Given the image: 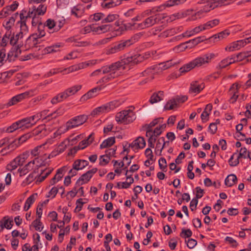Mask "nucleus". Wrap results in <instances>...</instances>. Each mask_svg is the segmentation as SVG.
<instances>
[{"instance_id":"f257e3e1","label":"nucleus","mask_w":251,"mask_h":251,"mask_svg":"<svg viewBox=\"0 0 251 251\" xmlns=\"http://www.w3.org/2000/svg\"><path fill=\"white\" fill-rule=\"evenodd\" d=\"M150 56V54L149 53H145L143 54L137 53L133 55H125L124 57L120 60V62L123 67L129 64L132 66L142 62Z\"/></svg>"},{"instance_id":"f03ea898","label":"nucleus","mask_w":251,"mask_h":251,"mask_svg":"<svg viewBox=\"0 0 251 251\" xmlns=\"http://www.w3.org/2000/svg\"><path fill=\"white\" fill-rule=\"evenodd\" d=\"M136 119L135 113L132 110H123L117 113L115 120L118 124H128Z\"/></svg>"},{"instance_id":"7ed1b4c3","label":"nucleus","mask_w":251,"mask_h":251,"mask_svg":"<svg viewBox=\"0 0 251 251\" xmlns=\"http://www.w3.org/2000/svg\"><path fill=\"white\" fill-rule=\"evenodd\" d=\"M35 90H30L24 93L18 94L11 98L8 102L4 104V106L8 108L10 106L15 105L25 99H28L34 95Z\"/></svg>"},{"instance_id":"20e7f679","label":"nucleus","mask_w":251,"mask_h":251,"mask_svg":"<svg viewBox=\"0 0 251 251\" xmlns=\"http://www.w3.org/2000/svg\"><path fill=\"white\" fill-rule=\"evenodd\" d=\"M130 40H121L115 43L113 47H111L106 50V54H112L118 53L131 45Z\"/></svg>"},{"instance_id":"39448f33","label":"nucleus","mask_w":251,"mask_h":251,"mask_svg":"<svg viewBox=\"0 0 251 251\" xmlns=\"http://www.w3.org/2000/svg\"><path fill=\"white\" fill-rule=\"evenodd\" d=\"M87 120V117L85 115H79L70 119L66 124V131L82 125Z\"/></svg>"},{"instance_id":"423d86ee","label":"nucleus","mask_w":251,"mask_h":251,"mask_svg":"<svg viewBox=\"0 0 251 251\" xmlns=\"http://www.w3.org/2000/svg\"><path fill=\"white\" fill-rule=\"evenodd\" d=\"M215 57L213 53H206L202 56H199L192 60L195 67H199L204 64L209 63L211 59Z\"/></svg>"},{"instance_id":"0eeeda50","label":"nucleus","mask_w":251,"mask_h":251,"mask_svg":"<svg viewBox=\"0 0 251 251\" xmlns=\"http://www.w3.org/2000/svg\"><path fill=\"white\" fill-rule=\"evenodd\" d=\"M177 62L173 61V60H168L165 62H162L159 63L158 65H155L151 67V68H148L144 72V75L146 74H148L150 73L151 74H154L155 72V70L157 68H160L161 70H165L172 66H174L176 64H177Z\"/></svg>"},{"instance_id":"6e6552de","label":"nucleus","mask_w":251,"mask_h":251,"mask_svg":"<svg viewBox=\"0 0 251 251\" xmlns=\"http://www.w3.org/2000/svg\"><path fill=\"white\" fill-rule=\"evenodd\" d=\"M29 127L30 125H28L25 118L12 124L7 128L5 131L8 133H12L17 129L20 128L24 129L25 128H28Z\"/></svg>"},{"instance_id":"1a4fd4ad","label":"nucleus","mask_w":251,"mask_h":251,"mask_svg":"<svg viewBox=\"0 0 251 251\" xmlns=\"http://www.w3.org/2000/svg\"><path fill=\"white\" fill-rule=\"evenodd\" d=\"M47 10V6L40 3L37 5H33L31 8H29L28 11H26L27 15L30 17L32 15H44Z\"/></svg>"},{"instance_id":"9d476101","label":"nucleus","mask_w":251,"mask_h":251,"mask_svg":"<svg viewBox=\"0 0 251 251\" xmlns=\"http://www.w3.org/2000/svg\"><path fill=\"white\" fill-rule=\"evenodd\" d=\"M98 171V169L96 168H93L83 174L81 176L77 179L75 185L79 186L84 184L88 183L90 179Z\"/></svg>"},{"instance_id":"9b49d317","label":"nucleus","mask_w":251,"mask_h":251,"mask_svg":"<svg viewBox=\"0 0 251 251\" xmlns=\"http://www.w3.org/2000/svg\"><path fill=\"white\" fill-rule=\"evenodd\" d=\"M20 21L18 23H20L21 31L20 32H22V35L26 33L28 31V27L26 24V23L28 20L29 17L26 14V10L23 9L21 11L20 13Z\"/></svg>"},{"instance_id":"f8f14e48","label":"nucleus","mask_w":251,"mask_h":251,"mask_svg":"<svg viewBox=\"0 0 251 251\" xmlns=\"http://www.w3.org/2000/svg\"><path fill=\"white\" fill-rule=\"evenodd\" d=\"M160 20V19L158 18V15L151 16L146 19L143 23L139 24L138 26L141 29H144L153 25Z\"/></svg>"},{"instance_id":"ddd939ff","label":"nucleus","mask_w":251,"mask_h":251,"mask_svg":"<svg viewBox=\"0 0 251 251\" xmlns=\"http://www.w3.org/2000/svg\"><path fill=\"white\" fill-rule=\"evenodd\" d=\"M203 83H200L198 81H192L190 84L189 93L191 94H198L204 88Z\"/></svg>"},{"instance_id":"4468645a","label":"nucleus","mask_w":251,"mask_h":251,"mask_svg":"<svg viewBox=\"0 0 251 251\" xmlns=\"http://www.w3.org/2000/svg\"><path fill=\"white\" fill-rule=\"evenodd\" d=\"M145 146V139L143 137L139 136L129 145V147H131L133 150H135L143 149Z\"/></svg>"},{"instance_id":"2eb2a0df","label":"nucleus","mask_w":251,"mask_h":251,"mask_svg":"<svg viewBox=\"0 0 251 251\" xmlns=\"http://www.w3.org/2000/svg\"><path fill=\"white\" fill-rule=\"evenodd\" d=\"M81 85H75L66 89L64 91L62 92L64 98L66 99L69 97L75 95L81 89Z\"/></svg>"},{"instance_id":"dca6fc26","label":"nucleus","mask_w":251,"mask_h":251,"mask_svg":"<svg viewBox=\"0 0 251 251\" xmlns=\"http://www.w3.org/2000/svg\"><path fill=\"white\" fill-rule=\"evenodd\" d=\"M111 70V74H115L114 76L118 77L120 75L121 72H119L121 69H124L125 67H123L120 61H118L109 65Z\"/></svg>"},{"instance_id":"f3484780","label":"nucleus","mask_w":251,"mask_h":251,"mask_svg":"<svg viewBox=\"0 0 251 251\" xmlns=\"http://www.w3.org/2000/svg\"><path fill=\"white\" fill-rule=\"evenodd\" d=\"M39 158H35L33 161L29 162L27 164H26L23 168L18 169V172L20 173V176H22L25 174H26L28 171L32 168V166L36 162L38 163H40L39 161Z\"/></svg>"},{"instance_id":"a211bd4d","label":"nucleus","mask_w":251,"mask_h":251,"mask_svg":"<svg viewBox=\"0 0 251 251\" xmlns=\"http://www.w3.org/2000/svg\"><path fill=\"white\" fill-rule=\"evenodd\" d=\"M58 154H59L58 152L56 150H55L53 151L48 156H47L46 154H44L43 155H40L39 157H36V158H39V161L40 162L39 164H37V166H45V161L47 159L53 157Z\"/></svg>"},{"instance_id":"6ab92c4d","label":"nucleus","mask_w":251,"mask_h":251,"mask_svg":"<svg viewBox=\"0 0 251 251\" xmlns=\"http://www.w3.org/2000/svg\"><path fill=\"white\" fill-rule=\"evenodd\" d=\"M49 110H45L41 112L42 117H44L42 121H49L50 119L56 118L59 115H61L62 114L58 112V110H56L54 112L48 114Z\"/></svg>"},{"instance_id":"aec40b11","label":"nucleus","mask_w":251,"mask_h":251,"mask_svg":"<svg viewBox=\"0 0 251 251\" xmlns=\"http://www.w3.org/2000/svg\"><path fill=\"white\" fill-rule=\"evenodd\" d=\"M230 34V31L228 29H226L220 33L215 34L210 37L209 39L210 41H213L214 42H217L224 38H226Z\"/></svg>"},{"instance_id":"412c9836","label":"nucleus","mask_w":251,"mask_h":251,"mask_svg":"<svg viewBox=\"0 0 251 251\" xmlns=\"http://www.w3.org/2000/svg\"><path fill=\"white\" fill-rule=\"evenodd\" d=\"M37 33L30 35L26 40V45H28L29 48H37L41 46H37Z\"/></svg>"},{"instance_id":"4be33fe9","label":"nucleus","mask_w":251,"mask_h":251,"mask_svg":"<svg viewBox=\"0 0 251 251\" xmlns=\"http://www.w3.org/2000/svg\"><path fill=\"white\" fill-rule=\"evenodd\" d=\"M164 92L162 91H159L157 92H154L151 96L149 102L151 104H153L159 102L163 99Z\"/></svg>"},{"instance_id":"5701e85b","label":"nucleus","mask_w":251,"mask_h":251,"mask_svg":"<svg viewBox=\"0 0 251 251\" xmlns=\"http://www.w3.org/2000/svg\"><path fill=\"white\" fill-rule=\"evenodd\" d=\"M89 164V162L86 160L77 159L75 160L73 164V168L74 170H82Z\"/></svg>"},{"instance_id":"b1692460","label":"nucleus","mask_w":251,"mask_h":251,"mask_svg":"<svg viewBox=\"0 0 251 251\" xmlns=\"http://www.w3.org/2000/svg\"><path fill=\"white\" fill-rule=\"evenodd\" d=\"M182 28V27L181 26H179L177 27H174L168 29L163 31V32L161 33L159 36L165 38L168 36H171L180 32Z\"/></svg>"},{"instance_id":"393cba45","label":"nucleus","mask_w":251,"mask_h":251,"mask_svg":"<svg viewBox=\"0 0 251 251\" xmlns=\"http://www.w3.org/2000/svg\"><path fill=\"white\" fill-rule=\"evenodd\" d=\"M100 90L101 88L100 87H96L92 89L81 97L80 100L85 101L91 98L96 96L97 95L96 93L97 92V91H100Z\"/></svg>"},{"instance_id":"a878e982","label":"nucleus","mask_w":251,"mask_h":251,"mask_svg":"<svg viewBox=\"0 0 251 251\" xmlns=\"http://www.w3.org/2000/svg\"><path fill=\"white\" fill-rule=\"evenodd\" d=\"M144 130H146V136L149 137L148 140L149 147L151 148H153L156 139L153 138L154 134L153 133L152 129L144 128Z\"/></svg>"},{"instance_id":"bb28decb","label":"nucleus","mask_w":251,"mask_h":251,"mask_svg":"<svg viewBox=\"0 0 251 251\" xmlns=\"http://www.w3.org/2000/svg\"><path fill=\"white\" fill-rule=\"evenodd\" d=\"M186 0H169L166 1V2L164 4L158 7L159 10L157 9V11L158 10H162V9H164L166 7H171L176 5H178L180 4H182L184 3Z\"/></svg>"},{"instance_id":"cd10ccee","label":"nucleus","mask_w":251,"mask_h":251,"mask_svg":"<svg viewBox=\"0 0 251 251\" xmlns=\"http://www.w3.org/2000/svg\"><path fill=\"white\" fill-rule=\"evenodd\" d=\"M64 168L65 167H62L57 170L56 175L50 181V184L51 185H54L61 179L63 177V172L64 170Z\"/></svg>"},{"instance_id":"c85d7f7f","label":"nucleus","mask_w":251,"mask_h":251,"mask_svg":"<svg viewBox=\"0 0 251 251\" xmlns=\"http://www.w3.org/2000/svg\"><path fill=\"white\" fill-rule=\"evenodd\" d=\"M122 0H110L109 1H105L101 3L103 8H110L118 6L121 3Z\"/></svg>"},{"instance_id":"c756f323","label":"nucleus","mask_w":251,"mask_h":251,"mask_svg":"<svg viewBox=\"0 0 251 251\" xmlns=\"http://www.w3.org/2000/svg\"><path fill=\"white\" fill-rule=\"evenodd\" d=\"M20 145L19 141L17 140V139H15L11 141L9 138V142L8 144L6 145L7 147L3 148L1 150V152H2L3 150H6V149L10 150V151H13Z\"/></svg>"},{"instance_id":"7c9ffc66","label":"nucleus","mask_w":251,"mask_h":251,"mask_svg":"<svg viewBox=\"0 0 251 251\" xmlns=\"http://www.w3.org/2000/svg\"><path fill=\"white\" fill-rule=\"evenodd\" d=\"M237 181L236 176L234 174L228 175L225 179V185L228 187L232 186Z\"/></svg>"},{"instance_id":"2f4dec72","label":"nucleus","mask_w":251,"mask_h":251,"mask_svg":"<svg viewBox=\"0 0 251 251\" xmlns=\"http://www.w3.org/2000/svg\"><path fill=\"white\" fill-rule=\"evenodd\" d=\"M115 143V137H109L104 140L100 145V149H102L112 146Z\"/></svg>"},{"instance_id":"473e14b6","label":"nucleus","mask_w":251,"mask_h":251,"mask_svg":"<svg viewBox=\"0 0 251 251\" xmlns=\"http://www.w3.org/2000/svg\"><path fill=\"white\" fill-rule=\"evenodd\" d=\"M46 132V129H45V125H41L38 126L36 128L32 130V132H30L31 134L32 137L39 135L40 134V136H42L45 134Z\"/></svg>"},{"instance_id":"72a5a7b5","label":"nucleus","mask_w":251,"mask_h":251,"mask_svg":"<svg viewBox=\"0 0 251 251\" xmlns=\"http://www.w3.org/2000/svg\"><path fill=\"white\" fill-rule=\"evenodd\" d=\"M37 196V193H34L30 196L26 200L25 203L24 210L27 211L30 208L31 205L34 202L35 197Z\"/></svg>"},{"instance_id":"f704fd0d","label":"nucleus","mask_w":251,"mask_h":251,"mask_svg":"<svg viewBox=\"0 0 251 251\" xmlns=\"http://www.w3.org/2000/svg\"><path fill=\"white\" fill-rule=\"evenodd\" d=\"M11 35V31H7L6 32L2 39L0 41V45L2 47V48H4L6 46L9 40L10 39V36Z\"/></svg>"},{"instance_id":"c9c22d12","label":"nucleus","mask_w":251,"mask_h":251,"mask_svg":"<svg viewBox=\"0 0 251 251\" xmlns=\"http://www.w3.org/2000/svg\"><path fill=\"white\" fill-rule=\"evenodd\" d=\"M115 74H108L100 78L98 82L97 83L103 84L104 83H107L109 81L112 80V79L115 78L116 77L114 76Z\"/></svg>"},{"instance_id":"e433bc0d","label":"nucleus","mask_w":251,"mask_h":251,"mask_svg":"<svg viewBox=\"0 0 251 251\" xmlns=\"http://www.w3.org/2000/svg\"><path fill=\"white\" fill-rule=\"evenodd\" d=\"M162 119H163L162 118H156L151 121L150 124L144 125L142 126V130H144V128L152 129V127L160 123V121Z\"/></svg>"},{"instance_id":"4c0bfd02","label":"nucleus","mask_w":251,"mask_h":251,"mask_svg":"<svg viewBox=\"0 0 251 251\" xmlns=\"http://www.w3.org/2000/svg\"><path fill=\"white\" fill-rule=\"evenodd\" d=\"M70 140L66 139L61 142L56 149L59 154L62 153L65 151L68 146H69Z\"/></svg>"},{"instance_id":"58836bf2","label":"nucleus","mask_w":251,"mask_h":251,"mask_svg":"<svg viewBox=\"0 0 251 251\" xmlns=\"http://www.w3.org/2000/svg\"><path fill=\"white\" fill-rule=\"evenodd\" d=\"M107 107L106 106L105 104L102 105L94 109L92 112L91 115L94 116L96 115H99L103 112H107L108 111L107 109Z\"/></svg>"},{"instance_id":"ea45409f","label":"nucleus","mask_w":251,"mask_h":251,"mask_svg":"<svg viewBox=\"0 0 251 251\" xmlns=\"http://www.w3.org/2000/svg\"><path fill=\"white\" fill-rule=\"evenodd\" d=\"M104 17H105V15L104 14H103L102 13H95L93 15H90V16L89 17V19H90V22H93V21L97 22L100 20H103V19H104Z\"/></svg>"},{"instance_id":"a19ab883","label":"nucleus","mask_w":251,"mask_h":251,"mask_svg":"<svg viewBox=\"0 0 251 251\" xmlns=\"http://www.w3.org/2000/svg\"><path fill=\"white\" fill-rule=\"evenodd\" d=\"M219 24V20L214 19L211 21H209L205 24H203V28L208 29L212 28Z\"/></svg>"},{"instance_id":"79ce46f5","label":"nucleus","mask_w":251,"mask_h":251,"mask_svg":"<svg viewBox=\"0 0 251 251\" xmlns=\"http://www.w3.org/2000/svg\"><path fill=\"white\" fill-rule=\"evenodd\" d=\"M177 103L174 98L169 100L164 107L165 110H170L173 109L177 106Z\"/></svg>"},{"instance_id":"37998d69","label":"nucleus","mask_w":251,"mask_h":251,"mask_svg":"<svg viewBox=\"0 0 251 251\" xmlns=\"http://www.w3.org/2000/svg\"><path fill=\"white\" fill-rule=\"evenodd\" d=\"M194 68L195 67L192 61L180 68L179 70L181 73H185Z\"/></svg>"},{"instance_id":"c03bdc74","label":"nucleus","mask_w":251,"mask_h":251,"mask_svg":"<svg viewBox=\"0 0 251 251\" xmlns=\"http://www.w3.org/2000/svg\"><path fill=\"white\" fill-rule=\"evenodd\" d=\"M43 146L44 145L38 146L35 147L31 151V154L34 156H38L41 153L43 152Z\"/></svg>"},{"instance_id":"a18cd8bd","label":"nucleus","mask_w":251,"mask_h":251,"mask_svg":"<svg viewBox=\"0 0 251 251\" xmlns=\"http://www.w3.org/2000/svg\"><path fill=\"white\" fill-rule=\"evenodd\" d=\"M204 40H205L204 37H198L193 39L190 40L189 41L186 42V43L192 44V45L189 46V48H191L193 47L198 45L199 43L202 42Z\"/></svg>"},{"instance_id":"49530a36","label":"nucleus","mask_w":251,"mask_h":251,"mask_svg":"<svg viewBox=\"0 0 251 251\" xmlns=\"http://www.w3.org/2000/svg\"><path fill=\"white\" fill-rule=\"evenodd\" d=\"M119 18V15L117 14H109L106 17L104 18L102 21V23L112 22Z\"/></svg>"},{"instance_id":"de8ad7c7","label":"nucleus","mask_w":251,"mask_h":251,"mask_svg":"<svg viewBox=\"0 0 251 251\" xmlns=\"http://www.w3.org/2000/svg\"><path fill=\"white\" fill-rule=\"evenodd\" d=\"M64 100V96L62 92L59 93L58 95L53 97L51 100V103L52 104H55L58 102L62 101Z\"/></svg>"},{"instance_id":"09e8293b","label":"nucleus","mask_w":251,"mask_h":251,"mask_svg":"<svg viewBox=\"0 0 251 251\" xmlns=\"http://www.w3.org/2000/svg\"><path fill=\"white\" fill-rule=\"evenodd\" d=\"M201 198V196L196 195V197L192 199L190 203V207L192 211L196 209L197 205L198 202V199Z\"/></svg>"},{"instance_id":"8fccbe9b","label":"nucleus","mask_w":251,"mask_h":251,"mask_svg":"<svg viewBox=\"0 0 251 251\" xmlns=\"http://www.w3.org/2000/svg\"><path fill=\"white\" fill-rule=\"evenodd\" d=\"M83 12L78 6H74L71 10L72 15H74L76 18H80L82 16Z\"/></svg>"},{"instance_id":"3c124183","label":"nucleus","mask_w":251,"mask_h":251,"mask_svg":"<svg viewBox=\"0 0 251 251\" xmlns=\"http://www.w3.org/2000/svg\"><path fill=\"white\" fill-rule=\"evenodd\" d=\"M45 25L40 23L37 26V36H39V37H42L46 34L45 31Z\"/></svg>"},{"instance_id":"603ef678","label":"nucleus","mask_w":251,"mask_h":251,"mask_svg":"<svg viewBox=\"0 0 251 251\" xmlns=\"http://www.w3.org/2000/svg\"><path fill=\"white\" fill-rule=\"evenodd\" d=\"M22 37L23 35H22V32H19V33L16 34L15 35L13 34L10 39V44L13 46L15 45L19 39L20 38H22Z\"/></svg>"},{"instance_id":"864d4df0","label":"nucleus","mask_w":251,"mask_h":251,"mask_svg":"<svg viewBox=\"0 0 251 251\" xmlns=\"http://www.w3.org/2000/svg\"><path fill=\"white\" fill-rule=\"evenodd\" d=\"M158 164L160 169L163 172L167 171V162L165 158L161 157L158 161Z\"/></svg>"},{"instance_id":"5fc2aeb1","label":"nucleus","mask_w":251,"mask_h":251,"mask_svg":"<svg viewBox=\"0 0 251 251\" xmlns=\"http://www.w3.org/2000/svg\"><path fill=\"white\" fill-rule=\"evenodd\" d=\"M15 21V18L14 17H11L9 19V20L5 23V24H3V26L7 30V31H10V29H11L12 26L14 25Z\"/></svg>"},{"instance_id":"6e6d98bb","label":"nucleus","mask_w":251,"mask_h":251,"mask_svg":"<svg viewBox=\"0 0 251 251\" xmlns=\"http://www.w3.org/2000/svg\"><path fill=\"white\" fill-rule=\"evenodd\" d=\"M42 223L39 219H36L32 223L33 226L35 227V230L41 231L43 228V226H41Z\"/></svg>"},{"instance_id":"4d7b16f0","label":"nucleus","mask_w":251,"mask_h":251,"mask_svg":"<svg viewBox=\"0 0 251 251\" xmlns=\"http://www.w3.org/2000/svg\"><path fill=\"white\" fill-rule=\"evenodd\" d=\"M240 48L239 47L238 43L234 42L232 43L229 46H227L225 48V50H226L228 51H233L235 50H238Z\"/></svg>"},{"instance_id":"13d9d810","label":"nucleus","mask_w":251,"mask_h":251,"mask_svg":"<svg viewBox=\"0 0 251 251\" xmlns=\"http://www.w3.org/2000/svg\"><path fill=\"white\" fill-rule=\"evenodd\" d=\"M110 159V157L106 155L105 154L101 155L100 158V165L101 166H104L107 164L109 163Z\"/></svg>"},{"instance_id":"bf43d9fd","label":"nucleus","mask_w":251,"mask_h":251,"mask_svg":"<svg viewBox=\"0 0 251 251\" xmlns=\"http://www.w3.org/2000/svg\"><path fill=\"white\" fill-rule=\"evenodd\" d=\"M192 235V232L190 229H185L184 228L182 229L181 232L180 234V236L182 238H189Z\"/></svg>"},{"instance_id":"052dcab7","label":"nucleus","mask_w":251,"mask_h":251,"mask_svg":"<svg viewBox=\"0 0 251 251\" xmlns=\"http://www.w3.org/2000/svg\"><path fill=\"white\" fill-rule=\"evenodd\" d=\"M31 137H32L31 134L30 132H28L21 136L20 137L17 139V140L19 141V144L21 145L25 142L27 139Z\"/></svg>"},{"instance_id":"680f3d73","label":"nucleus","mask_w":251,"mask_h":251,"mask_svg":"<svg viewBox=\"0 0 251 251\" xmlns=\"http://www.w3.org/2000/svg\"><path fill=\"white\" fill-rule=\"evenodd\" d=\"M105 105L107 107V109L109 112L111 110L117 107L119 105V102L116 100L112 101L105 104Z\"/></svg>"},{"instance_id":"e2e57ef3","label":"nucleus","mask_w":251,"mask_h":251,"mask_svg":"<svg viewBox=\"0 0 251 251\" xmlns=\"http://www.w3.org/2000/svg\"><path fill=\"white\" fill-rule=\"evenodd\" d=\"M31 18L32 19L31 24L33 26H38L40 23H42L41 19L36 15H32V16L28 18V20H30Z\"/></svg>"},{"instance_id":"0e129e2a","label":"nucleus","mask_w":251,"mask_h":251,"mask_svg":"<svg viewBox=\"0 0 251 251\" xmlns=\"http://www.w3.org/2000/svg\"><path fill=\"white\" fill-rule=\"evenodd\" d=\"M35 175L36 172L35 171L30 174L26 178L25 182L27 184L31 183L37 177V176Z\"/></svg>"},{"instance_id":"69168bd1","label":"nucleus","mask_w":251,"mask_h":251,"mask_svg":"<svg viewBox=\"0 0 251 251\" xmlns=\"http://www.w3.org/2000/svg\"><path fill=\"white\" fill-rule=\"evenodd\" d=\"M235 56L236 57V61L237 62H239L247 58L248 56V53L245 52H240L237 54H235Z\"/></svg>"},{"instance_id":"338daca9","label":"nucleus","mask_w":251,"mask_h":251,"mask_svg":"<svg viewBox=\"0 0 251 251\" xmlns=\"http://www.w3.org/2000/svg\"><path fill=\"white\" fill-rule=\"evenodd\" d=\"M230 63V62H229V61H228V60L226 58H225L220 61V62L218 64L217 68L220 69H224L226 68V66L229 65Z\"/></svg>"},{"instance_id":"774afa93","label":"nucleus","mask_w":251,"mask_h":251,"mask_svg":"<svg viewBox=\"0 0 251 251\" xmlns=\"http://www.w3.org/2000/svg\"><path fill=\"white\" fill-rule=\"evenodd\" d=\"M44 25H45V26L48 27L50 29L56 27L55 21L50 19H48Z\"/></svg>"}]
</instances>
